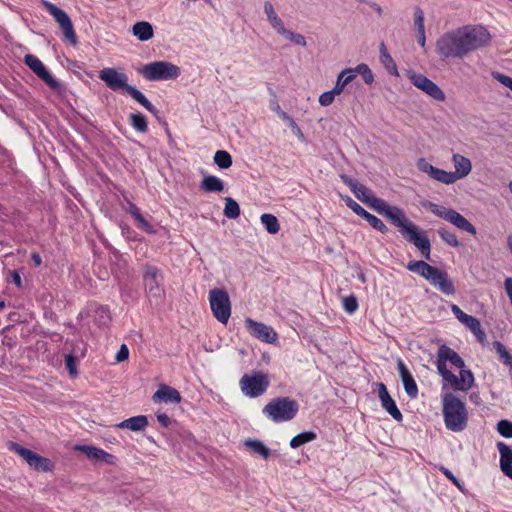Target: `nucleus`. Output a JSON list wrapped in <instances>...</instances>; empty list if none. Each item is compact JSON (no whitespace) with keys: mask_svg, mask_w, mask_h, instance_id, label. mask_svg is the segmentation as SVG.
<instances>
[{"mask_svg":"<svg viewBox=\"0 0 512 512\" xmlns=\"http://www.w3.org/2000/svg\"><path fill=\"white\" fill-rule=\"evenodd\" d=\"M490 33L482 26H464L450 36V56L463 57L487 45Z\"/></svg>","mask_w":512,"mask_h":512,"instance_id":"f257e3e1","label":"nucleus"},{"mask_svg":"<svg viewBox=\"0 0 512 512\" xmlns=\"http://www.w3.org/2000/svg\"><path fill=\"white\" fill-rule=\"evenodd\" d=\"M99 78L105 82L106 86L115 92L127 94L136 102L142 105L149 112L157 113L156 107L146 98V96L135 86L128 84V76L114 68H104L99 72Z\"/></svg>","mask_w":512,"mask_h":512,"instance_id":"f03ea898","label":"nucleus"},{"mask_svg":"<svg viewBox=\"0 0 512 512\" xmlns=\"http://www.w3.org/2000/svg\"><path fill=\"white\" fill-rule=\"evenodd\" d=\"M450 389L460 392H468L475 383L473 372L466 366L464 360L450 349Z\"/></svg>","mask_w":512,"mask_h":512,"instance_id":"7ed1b4c3","label":"nucleus"},{"mask_svg":"<svg viewBox=\"0 0 512 512\" xmlns=\"http://www.w3.org/2000/svg\"><path fill=\"white\" fill-rule=\"evenodd\" d=\"M298 403L289 397L272 399L263 408V414L275 423L292 420L298 413Z\"/></svg>","mask_w":512,"mask_h":512,"instance_id":"20e7f679","label":"nucleus"},{"mask_svg":"<svg viewBox=\"0 0 512 512\" xmlns=\"http://www.w3.org/2000/svg\"><path fill=\"white\" fill-rule=\"evenodd\" d=\"M406 268L430 282L435 288L444 293H448V281L446 274L434 266L422 260H413L408 262Z\"/></svg>","mask_w":512,"mask_h":512,"instance_id":"39448f33","label":"nucleus"},{"mask_svg":"<svg viewBox=\"0 0 512 512\" xmlns=\"http://www.w3.org/2000/svg\"><path fill=\"white\" fill-rule=\"evenodd\" d=\"M139 73L148 81L175 80L180 74V68L167 61H155L144 65Z\"/></svg>","mask_w":512,"mask_h":512,"instance_id":"423d86ee","label":"nucleus"},{"mask_svg":"<svg viewBox=\"0 0 512 512\" xmlns=\"http://www.w3.org/2000/svg\"><path fill=\"white\" fill-rule=\"evenodd\" d=\"M209 303L214 317L226 324L231 316V302L226 290L214 288L209 291Z\"/></svg>","mask_w":512,"mask_h":512,"instance_id":"0eeeda50","label":"nucleus"},{"mask_svg":"<svg viewBox=\"0 0 512 512\" xmlns=\"http://www.w3.org/2000/svg\"><path fill=\"white\" fill-rule=\"evenodd\" d=\"M269 384V377L262 372L244 374L239 381L241 391L250 398H256L264 394Z\"/></svg>","mask_w":512,"mask_h":512,"instance_id":"6e6552de","label":"nucleus"},{"mask_svg":"<svg viewBox=\"0 0 512 512\" xmlns=\"http://www.w3.org/2000/svg\"><path fill=\"white\" fill-rule=\"evenodd\" d=\"M447 362H448V346L446 344H443L438 349L437 359L434 363L436 365L438 373L442 376V379H443L441 400H442V415H443V420H444L446 427H448V389H447L448 369H447Z\"/></svg>","mask_w":512,"mask_h":512,"instance_id":"1a4fd4ad","label":"nucleus"},{"mask_svg":"<svg viewBox=\"0 0 512 512\" xmlns=\"http://www.w3.org/2000/svg\"><path fill=\"white\" fill-rule=\"evenodd\" d=\"M43 6L46 11L54 18L58 23L64 38L73 46L77 44V35L73 26V23L68 14L57 7L55 4L44 1Z\"/></svg>","mask_w":512,"mask_h":512,"instance_id":"9d476101","label":"nucleus"},{"mask_svg":"<svg viewBox=\"0 0 512 512\" xmlns=\"http://www.w3.org/2000/svg\"><path fill=\"white\" fill-rule=\"evenodd\" d=\"M163 275L161 270L153 265H147L143 272V283L145 291L149 297L163 299L165 291L162 286Z\"/></svg>","mask_w":512,"mask_h":512,"instance_id":"9b49d317","label":"nucleus"},{"mask_svg":"<svg viewBox=\"0 0 512 512\" xmlns=\"http://www.w3.org/2000/svg\"><path fill=\"white\" fill-rule=\"evenodd\" d=\"M469 413L465 402L450 394V431L461 432L468 425Z\"/></svg>","mask_w":512,"mask_h":512,"instance_id":"f8f14e48","label":"nucleus"},{"mask_svg":"<svg viewBox=\"0 0 512 512\" xmlns=\"http://www.w3.org/2000/svg\"><path fill=\"white\" fill-rule=\"evenodd\" d=\"M8 448L23 458L30 467L37 471L46 472L52 469L53 465L48 458L42 457L30 449L24 448L16 442H9Z\"/></svg>","mask_w":512,"mask_h":512,"instance_id":"ddd939ff","label":"nucleus"},{"mask_svg":"<svg viewBox=\"0 0 512 512\" xmlns=\"http://www.w3.org/2000/svg\"><path fill=\"white\" fill-rule=\"evenodd\" d=\"M244 323L245 328L252 337L269 344H273L277 341L278 335L271 326L251 318H246Z\"/></svg>","mask_w":512,"mask_h":512,"instance_id":"4468645a","label":"nucleus"},{"mask_svg":"<svg viewBox=\"0 0 512 512\" xmlns=\"http://www.w3.org/2000/svg\"><path fill=\"white\" fill-rule=\"evenodd\" d=\"M450 309L457 320L465 326L471 333L474 334L476 339L481 343L485 344L487 341L486 333L481 328L479 320L471 315L463 312L457 305H450Z\"/></svg>","mask_w":512,"mask_h":512,"instance_id":"2eb2a0df","label":"nucleus"},{"mask_svg":"<svg viewBox=\"0 0 512 512\" xmlns=\"http://www.w3.org/2000/svg\"><path fill=\"white\" fill-rule=\"evenodd\" d=\"M402 236L420 251L422 257L430 259L431 244L423 230L413 223Z\"/></svg>","mask_w":512,"mask_h":512,"instance_id":"dca6fc26","label":"nucleus"},{"mask_svg":"<svg viewBox=\"0 0 512 512\" xmlns=\"http://www.w3.org/2000/svg\"><path fill=\"white\" fill-rule=\"evenodd\" d=\"M408 78L415 87L422 90L424 93H426L428 96H430L434 100H437V101L445 100L444 92L434 82H432L430 79H428L425 75L415 73V72H409Z\"/></svg>","mask_w":512,"mask_h":512,"instance_id":"f3484780","label":"nucleus"},{"mask_svg":"<svg viewBox=\"0 0 512 512\" xmlns=\"http://www.w3.org/2000/svg\"><path fill=\"white\" fill-rule=\"evenodd\" d=\"M24 63L51 89L58 90L60 88L59 82L52 77L37 56L32 54L25 55Z\"/></svg>","mask_w":512,"mask_h":512,"instance_id":"a211bd4d","label":"nucleus"},{"mask_svg":"<svg viewBox=\"0 0 512 512\" xmlns=\"http://www.w3.org/2000/svg\"><path fill=\"white\" fill-rule=\"evenodd\" d=\"M453 170L450 171V183L467 177L472 171L471 160L461 154H453Z\"/></svg>","mask_w":512,"mask_h":512,"instance_id":"6ab92c4d","label":"nucleus"},{"mask_svg":"<svg viewBox=\"0 0 512 512\" xmlns=\"http://www.w3.org/2000/svg\"><path fill=\"white\" fill-rule=\"evenodd\" d=\"M378 397L381 402L382 408L391 415L396 421H402L403 415L398 409L395 401L390 396L387 387L384 383L380 382L377 384Z\"/></svg>","mask_w":512,"mask_h":512,"instance_id":"aec40b11","label":"nucleus"},{"mask_svg":"<svg viewBox=\"0 0 512 512\" xmlns=\"http://www.w3.org/2000/svg\"><path fill=\"white\" fill-rule=\"evenodd\" d=\"M397 369L401 378L404 390L411 399L418 397V386L411 372L406 367L405 363L399 359L397 362Z\"/></svg>","mask_w":512,"mask_h":512,"instance_id":"412c9836","label":"nucleus"},{"mask_svg":"<svg viewBox=\"0 0 512 512\" xmlns=\"http://www.w3.org/2000/svg\"><path fill=\"white\" fill-rule=\"evenodd\" d=\"M341 179L350 188L357 199L366 205L369 204L374 196V193L369 188L347 175H341Z\"/></svg>","mask_w":512,"mask_h":512,"instance_id":"4be33fe9","label":"nucleus"},{"mask_svg":"<svg viewBox=\"0 0 512 512\" xmlns=\"http://www.w3.org/2000/svg\"><path fill=\"white\" fill-rule=\"evenodd\" d=\"M76 450L82 452L88 458L95 461L105 462L110 465L115 464V456L101 448H97L92 445H78L76 446Z\"/></svg>","mask_w":512,"mask_h":512,"instance_id":"5701e85b","label":"nucleus"},{"mask_svg":"<svg viewBox=\"0 0 512 512\" xmlns=\"http://www.w3.org/2000/svg\"><path fill=\"white\" fill-rule=\"evenodd\" d=\"M153 400L154 402L163 401L165 403L178 404L181 402L182 397L177 389L161 384L158 390L154 393Z\"/></svg>","mask_w":512,"mask_h":512,"instance_id":"b1692460","label":"nucleus"},{"mask_svg":"<svg viewBox=\"0 0 512 512\" xmlns=\"http://www.w3.org/2000/svg\"><path fill=\"white\" fill-rule=\"evenodd\" d=\"M384 216L390 219L391 222L399 228L401 235L413 224V222L405 217L403 211L396 206H389Z\"/></svg>","mask_w":512,"mask_h":512,"instance_id":"393cba45","label":"nucleus"},{"mask_svg":"<svg viewBox=\"0 0 512 512\" xmlns=\"http://www.w3.org/2000/svg\"><path fill=\"white\" fill-rule=\"evenodd\" d=\"M500 454V469L503 474L512 479V448L504 442L497 443Z\"/></svg>","mask_w":512,"mask_h":512,"instance_id":"a878e982","label":"nucleus"},{"mask_svg":"<svg viewBox=\"0 0 512 512\" xmlns=\"http://www.w3.org/2000/svg\"><path fill=\"white\" fill-rule=\"evenodd\" d=\"M127 212L135 219L136 226L147 232L148 234H154L155 230L153 226L142 216L140 209L132 202H128Z\"/></svg>","mask_w":512,"mask_h":512,"instance_id":"bb28decb","label":"nucleus"},{"mask_svg":"<svg viewBox=\"0 0 512 512\" xmlns=\"http://www.w3.org/2000/svg\"><path fill=\"white\" fill-rule=\"evenodd\" d=\"M148 426V418L145 415L130 417L116 425L121 429H129L131 431H142Z\"/></svg>","mask_w":512,"mask_h":512,"instance_id":"cd10ccee","label":"nucleus"},{"mask_svg":"<svg viewBox=\"0 0 512 512\" xmlns=\"http://www.w3.org/2000/svg\"><path fill=\"white\" fill-rule=\"evenodd\" d=\"M132 34L140 41H148L154 36L153 26L147 21L136 22L132 27Z\"/></svg>","mask_w":512,"mask_h":512,"instance_id":"c85d7f7f","label":"nucleus"},{"mask_svg":"<svg viewBox=\"0 0 512 512\" xmlns=\"http://www.w3.org/2000/svg\"><path fill=\"white\" fill-rule=\"evenodd\" d=\"M200 189L206 193H212V192L219 193L224 190V183L217 176L208 175L202 179V181L200 183Z\"/></svg>","mask_w":512,"mask_h":512,"instance_id":"c756f323","label":"nucleus"},{"mask_svg":"<svg viewBox=\"0 0 512 512\" xmlns=\"http://www.w3.org/2000/svg\"><path fill=\"white\" fill-rule=\"evenodd\" d=\"M450 223L458 229L465 231L471 235L477 233L476 228L460 213L450 209Z\"/></svg>","mask_w":512,"mask_h":512,"instance_id":"7c9ffc66","label":"nucleus"},{"mask_svg":"<svg viewBox=\"0 0 512 512\" xmlns=\"http://www.w3.org/2000/svg\"><path fill=\"white\" fill-rule=\"evenodd\" d=\"M380 62L389 74L393 76L399 75L397 65L392 56L389 54L384 42L380 44Z\"/></svg>","mask_w":512,"mask_h":512,"instance_id":"2f4dec72","label":"nucleus"},{"mask_svg":"<svg viewBox=\"0 0 512 512\" xmlns=\"http://www.w3.org/2000/svg\"><path fill=\"white\" fill-rule=\"evenodd\" d=\"M264 11L267 15V19L270 22L271 26L279 33L282 34L286 29L284 27V23L280 17L276 14L273 5L270 2H265Z\"/></svg>","mask_w":512,"mask_h":512,"instance_id":"473e14b6","label":"nucleus"},{"mask_svg":"<svg viewBox=\"0 0 512 512\" xmlns=\"http://www.w3.org/2000/svg\"><path fill=\"white\" fill-rule=\"evenodd\" d=\"M244 444L245 447L249 449L252 453L261 456L265 460H267L271 455L270 449L266 447L264 443L261 442L260 440L248 439L245 441Z\"/></svg>","mask_w":512,"mask_h":512,"instance_id":"72a5a7b5","label":"nucleus"},{"mask_svg":"<svg viewBox=\"0 0 512 512\" xmlns=\"http://www.w3.org/2000/svg\"><path fill=\"white\" fill-rule=\"evenodd\" d=\"M261 223L270 234H276L280 230V224L276 216L273 214L265 213L260 217Z\"/></svg>","mask_w":512,"mask_h":512,"instance_id":"f704fd0d","label":"nucleus"},{"mask_svg":"<svg viewBox=\"0 0 512 512\" xmlns=\"http://www.w3.org/2000/svg\"><path fill=\"white\" fill-rule=\"evenodd\" d=\"M316 438L317 434L314 431L302 432L291 439L290 446L291 448L296 449L301 445L314 441Z\"/></svg>","mask_w":512,"mask_h":512,"instance_id":"c9c22d12","label":"nucleus"},{"mask_svg":"<svg viewBox=\"0 0 512 512\" xmlns=\"http://www.w3.org/2000/svg\"><path fill=\"white\" fill-rule=\"evenodd\" d=\"M131 126L140 133L148 131V123L146 117L140 112L132 113L129 117Z\"/></svg>","mask_w":512,"mask_h":512,"instance_id":"e433bc0d","label":"nucleus"},{"mask_svg":"<svg viewBox=\"0 0 512 512\" xmlns=\"http://www.w3.org/2000/svg\"><path fill=\"white\" fill-rule=\"evenodd\" d=\"M224 215L229 219H237L240 216L239 204L233 198L225 199Z\"/></svg>","mask_w":512,"mask_h":512,"instance_id":"4c0bfd02","label":"nucleus"},{"mask_svg":"<svg viewBox=\"0 0 512 512\" xmlns=\"http://www.w3.org/2000/svg\"><path fill=\"white\" fill-rule=\"evenodd\" d=\"M215 164L221 169H228L232 165V157L225 150H218L214 155Z\"/></svg>","mask_w":512,"mask_h":512,"instance_id":"58836bf2","label":"nucleus"},{"mask_svg":"<svg viewBox=\"0 0 512 512\" xmlns=\"http://www.w3.org/2000/svg\"><path fill=\"white\" fill-rule=\"evenodd\" d=\"M368 223L369 225L374 228L375 230L385 234L388 232V228L387 226L383 223V221L381 219H379L378 217H376L375 215L369 213V212H366V214L364 215L363 217Z\"/></svg>","mask_w":512,"mask_h":512,"instance_id":"ea45409f","label":"nucleus"},{"mask_svg":"<svg viewBox=\"0 0 512 512\" xmlns=\"http://www.w3.org/2000/svg\"><path fill=\"white\" fill-rule=\"evenodd\" d=\"M494 347H495L497 353L499 354L502 362L505 365L512 366V356L506 350L505 346L501 342L495 341L494 342Z\"/></svg>","mask_w":512,"mask_h":512,"instance_id":"a19ab883","label":"nucleus"},{"mask_svg":"<svg viewBox=\"0 0 512 512\" xmlns=\"http://www.w3.org/2000/svg\"><path fill=\"white\" fill-rule=\"evenodd\" d=\"M358 74H360L363 78V81L366 84H372L374 82V74L369 68V66L365 63H360L357 65Z\"/></svg>","mask_w":512,"mask_h":512,"instance_id":"79ce46f5","label":"nucleus"},{"mask_svg":"<svg viewBox=\"0 0 512 512\" xmlns=\"http://www.w3.org/2000/svg\"><path fill=\"white\" fill-rule=\"evenodd\" d=\"M369 207L374 209L379 214L384 215L389 205L381 198H377L375 195L368 204Z\"/></svg>","mask_w":512,"mask_h":512,"instance_id":"37998d69","label":"nucleus"},{"mask_svg":"<svg viewBox=\"0 0 512 512\" xmlns=\"http://www.w3.org/2000/svg\"><path fill=\"white\" fill-rule=\"evenodd\" d=\"M497 431L503 437L512 438V422L508 420L499 421L497 424Z\"/></svg>","mask_w":512,"mask_h":512,"instance_id":"c03bdc74","label":"nucleus"},{"mask_svg":"<svg viewBox=\"0 0 512 512\" xmlns=\"http://www.w3.org/2000/svg\"><path fill=\"white\" fill-rule=\"evenodd\" d=\"M281 35L285 36L286 38H288L297 45L306 46V39L302 34L295 33L288 29H285Z\"/></svg>","mask_w":512,"mask_h":512,"instance_id":"a18cd8bd","label":"nucleus"},{"mask_svg":"<svg viewBox=\"0 0 512 512\" xmlns=\"http://www.w3.org/2000/svg\"><path fill=\"white\" fill-rule=\"evenodd\" d=\"M343 308L344 310L352 314L358 309V301L354 295L347 296L343 299Z\"/></svg>","mask_w":512,"mask_h":512,"instance_id":"49530a36","label":"nucleus"},{"mask_svg":"<svg viewBox=\"0 0 512 512\" xmlns=\"http://www.w3.org/2000/svg\"><path fill=\"white\" fill-rule=\"evenodd\" d=\"M414 26L417 30V32H423L425 31L424 26V13L420 7L415 8L414 12Z\"/></svg>","mask_w":512,"mask_h":512,"instance_id":"de8ad7c7","label":"nucleus"},{"mask_svg":"<svg viewBox=\"0 0 512 512\" xmlns=\"http://www.w3.org/2000/svg\"><path fill=\"white\" fill-rule=\"evenodd\" d=\"M346 205L355 213L357 214L358 216H361L362 218L364 217V215L366 214V210L361 206L359 205L356 201H354L351 197L347 196L345 199H344Z\"/></svg>","mask_w":512,"mask_h":512,"instance_id":"09e8293b","label":"nucleus"},{"mask_svg":"<svg viewBox=\"0 0 512 512\" xmlns=\"http://www.w3.org/2000/svg\"><path fill=\"white\" fill-rule=\"evenodd\" d=\"M335 96H338L333 90L326 91L319 96L320 105L326 107L333 103Z\"/></svg>","mask_w":512,"mask_h":512,"instance_id":"8fccbe9b","label":"nucleus"},{"mask_svg":"<svg viewBox=\"0 0 512 512\" xmlns=\"http://www.w3.org/2000/svg\"><path fill=\"white\" fill-rule=\"evenodd\" d=\"M492 76L495 80H497L499 83H501L505 87H508L512 91V78L511 77H509L505 74L499 73V72L492 73Z\"/></svg>","mask_w":512,"mask_h":512,"instance_id":"3c124183","label":"nucleus"},{"mask_svg":"<svg viewBox=\"0 0 512 512\" xmlns=\"http://www.w3.org/2000/svg\"><path fill=\"white\" fill-rule=\"evenodd\" d=\"M65 366L71 376L77 375L76 358L73 355L69 354L65 357Z\"/></svg>","mask_w":512,"mask_h":512,"instance_id":"603ef678","label":"nucleus"},{"mask_svg":"<svg viewBox=\"0 0 512 512\" xmlns=\"http://www.w3.org/2000/svg\"><path fill=\"white\" fill-rule=\"evenodd\" d=\"M430 176L439 182L448 184V172L445 170L434 168L433 173H431Z\"/></svg>","mask_w":512,"mask_h":512,"instance_id":"864d4df0","label":"nucleus"},{"mask_svg":"<svg viewBox=\"0 0 512 512\" xmlns=\"http://www.w3.org/2000/svg\"><path fill=\"white\" fill-rule=\"evenodd\" d=\"M341 73H344L343 79L346 82V84L348 85L358 75L357 66L355 68H346V69L342 70Z\"/></svg>","mask_w":512,"mask_h":512,"instance_id":"5fc2aeb1","label":"nucleus"},{"mask_svg":"<svg viewBox=\"0 0 512 512\" xmlns=\"http://www.w3.org/2000/svg\"><path fill=\"white\" fill-rule=\"evenodd\" d=\"M341 73H344L343 79L346 82V84L348 85L358 75L357 66L355 68H346V69L342 70Z\"/></svg>","mask_w":512,"mask_h":512,"instance_id":"6e6d98bb","label":"nucleus"},{"mask_svg":"<svg viewBox=\"0 0 512 512\" xmlns=\"http://www.w3.org/2000/svg\"><path fill=\"white\" fill-rule=\"evenodd\" d=\"M343 76H344V73L340 72L337 77L336 84H335L334 88L332 89L337 95H340L344 91L345 87L347 86L346 82L343 79Z\"/></svg>","mask_w":512,"mask_h":512,"instance_id":"4d7b16f0","label":"nucleus"},{"mask_svg":"<svg viewBox=\"0 0 512 512\" xmlns=\"http://www.w3.org/2000/svg\"><path fill=\"white\" fill-rule=\"evenodd\" d=\"M417 167L420 171L428 173L429 175L433 173L434 166L428 163L424 158H421L417 162Z\"/></svg>","mask_w":512,"mask_h":512,"instance_id":"13d9d810","label":"nucleus"},{"mask_svg":"<svg viewBox=\"0 0 512 512\" xmlns=\"http://www.w3.org/2000/svg\"><path fill=\"white\" fill-rule=\"evenodd\" d=\"M128 357H129V349L125 344H123V345H121L119 351L117 352L115 359L117 362H122V361L128 359Z\"/></svg>","mask_w":512,"mask_h":512,"instance_id":"bf43d9fd","label":"nucleus"},{"mask_svg":"<svg viewBox=\"0 0 512 512\" xmlns=\"http://www.w3.org/2000/svg\"><path fill=\"white\" fill-rule=\"evenodd\" d=\"M432 211L444 219H448V209L445 207H439L438 205L431 204Z\"/></svg>","mask_w":512,"mask_h":512,"instance_id":"052dcab7","label":"nucleus"},{"mask_svg":"<svg viewBox=\"0 0 512 512\" xmlns=\"http://www.w3.org/2000/svg\"><path fill=\"white\" fill-rule=\"evenodd\" d=\"M157 420L163 427H168L171 423L169 416L165 413L157 414Z\"/></svg>","mask_w":512,"mask_h":512,"instance_id":"680f3d73","label":"nucleus"},{"mask_svg":"<svg viewBox=\"0 0 512 512\" xmlns=\"http://www.w3.org/2000/svg\"><path fill=\"white\" fill-rule=\"evenodd\" d=\"M11 280L12 282L18 287V288H21L22 287V279H21V276L20 274L17 272V271H12L11 272Z\"/></svg>","mask_w":512,"mask_h":512,"instance_id":"e2e57ef3","label":"nucleus"},{"mask_svg":"<svg viewBox=\"0 0 512 512\" xmlns=\"http://www.w3.org/2000/svg\"><path fill=\"white\" fill-rule=\"evenodd\" d=\"M31 259L35 266H40L42 264V258L38 253H33L31 255Z\"/></svg>","mask_w":512,"mask_h":512,"instance_id":"0e129e2a","label":"nucleus"},{"mask_svg":"<svg viewBox=\"0 0 512 512\" xmlns=\"http://www.w3.org/2000/svg\"><path fill=\"white\" fill-rule=\"evenodd\" d=\"M417 41L420 44V46H425V31L418 32Z\"/></svg>","mask_w":512,"mask_h":512,"instance_id":"69168bd1","label":"nucleus"},{"mask_svg":"<svg viewBox=\"0 0 512 512\" xmlns=\"http://www.w3.org/2000/svg\"><path fill=\"white\" fill-rule=\"evenodd\" d=\"M288 124L289 126L293 129V130H298V133L300 136H303L300 128L298 127L297 123L291 118L289 121H288Z\"/></svg>","mask_w":512,"mask_h":512,"instance_id":"338daca9","label":"nucleus"},{"mask_svg":"<svg viewBox=\"0 0 512 512\" xmlns=\"http://www.w3.org/2000/svg\"><path fill=\"white\" fill-rule=\"evenodd\" d=\"M507 247L509 251L512 253V235L507 236Z\"/></svg>","mask_w":512,"mask_h":512,"instance_id":"774afa93","label":"nucleus"}]
</instances>
